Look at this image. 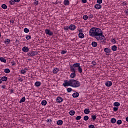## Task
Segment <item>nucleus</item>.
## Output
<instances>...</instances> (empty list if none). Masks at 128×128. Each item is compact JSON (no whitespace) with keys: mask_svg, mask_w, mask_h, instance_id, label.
Segmentation results:
<instances>
[{"mask_svg":"<svg viewBox=\"0 0 128 128\" xmlns=\"http://www.w3.org/2000/svg\"><path fill=\"white\" fill-rule=\"evenodd\" d=\"M126 122H128V117H126Z\"/></svg>","mask_w":128,"mask_h":128,"instance_id":"obj_60","label":"nucleus"},{"mask_svg":"<svg viewBox=\"0 0 128 128\" xmlns=\"http://www.w3.org/2000/svg\"><path fill=\"white\" fill-rule=\"evenodd\" d=\"M88 118H90V117H88V116H86L84 117V120H88Z\"/></svg>","mask_w":128,"mask_h":128,"instance_id":"obj_36","label":"nucleus"},{"mask_svg":"<svg viewBox=\"0 0 128 128\" xmlns=\"http://www.w3.org/2000/svg\"><path fill=\"white\" fill-rule=\"evenodd\" d=\"M126 14L128 16V9L125 11Z\"/></svg>","mask_w":128,"mask_h":128,"instance_id":"obj_58","label":"nucleus"},{"mask_svg":"<svg viewBox=\"0 0 128 128\" xmlns=\"http://www.w3.org/2000/svg\"><path fill=\"white\" fill-rule=\"evenodd\" d=\"M78 37L80 38H84V34L82 32H79Z\"/></svg>","mask_w":128,"mask_h":128,"instance_id":"obj_15","label":"nucleus"},{"mask_svg":"<svg viewBox=\"0 0 128 128\" xmlns=\"http://www.w3.org/2000/svg\"><path fill=\"white\" fill-rule=\"evenodd\" d=\"M18 80H19L20 82H22V80H22V78H18Z\"/></svg>","mask_w":128,"mask_h":128,"instance_id":"obj_56","label":"nucleus"},{"mask_svg":"<svg viewBox=\"0 0 128 128\" xmlns=\"http://www.w3.org/2000/svg\"><path fill=\"white\" fill-rule=\"evenodd\" d=\"M76 28V25L72 24L69 26V30H74Z\"/></svg>","mask_w":128,"mask_h":128,"instance_id":"obj_9","label":"nucleus"},{"mask_svg":"<svg viewBox=\"0 0 128 128\" xmlns=\"http://www.w3.org/2000/svg\"><path fill=\"white\" fill-rule=\"evenodd\" d=\"M2 36V34L0 32V38Z\"/></svg>","mask_w":128,"mask_h":128,"instance_id":"obj_62","label":"nucleus"},{"mask_svg":"<svg viewBox=\"0 0 128 128\" xmlns=\"http://www.w3.org/2000/svg\"><path fill=\"white\" fill-rule=\"evenodd\" d=\"M97 4H102V0H97Z\"/></svg>","mask_w":128,"mask_h":128,"instance_id":"obj_46","label":"nucleus"},{"mask_svg":"<svg viewBox=\"0 0 128 128\" xmlns=\"http://www.w3.org/2000/svg\"><path fill=\"white\" fill-rule=\"evenodd\" d=\"M111 50H113V52H116V50H118V47L114 45L112 46Z\"/></svg>","mask_w":128,"mask_h":128,"instance_id":"obj_13","label":"nucleus"},{"mask_svg":"<svg viewBox=\"0 0 128 128\" xmlns=\"http://www.w3.org/2000/svg\"><path fill=\"white\" fill-rule=\"evenodd\" d=\"M10 22H11V24H14V20H10Z\"/></svg>","mask_w":128,"mask_h":128,"instance_id":"obj_59","label":"nucleus"},{"mask_svg":"<svg viewBox=\"0 0 128 128\" xmlns=\"http://www.w3.org/2000/svg\"><path fill=\"white\" fill-rule=\"evenodd\" d=\"M24 32L28 34L30 32V30L28 28H24Z\"/></svg>","mask_w":128,"mask_h":128,"instance_id":"obj_42","label":"nucleus"},{"mask_svg":"<svg viewBox=\"0 0 128 128\" xmlns=\"http://www.w3.org/2000/svg\"><path fill=\"white\" fill-rule=\"evenodd\" d=\"M26 102V97L24 96L20 101V103L22 104V102Z\"/></svg>","mask_w":128,"mask_h":128,"instance_id":"obj_27","label":"nucleus"},{"mask_svg":"<svg viewBox=\"0 0 128 128\" xmlns=\"http://www.w3.org/2000/svg\"><path fill=\"white\" fill-rule=\"evenodd\" d=\"M106 86H112V82L110 81H107L106 82Z\"/></svg>","mask_w":128,"mask_h":128,"instance_id":"obj_11","label":"nucleus"},{"mask_svg":"<svg viewBox=\"0 0 128 128\" xmlns=\"http://www.w3.org/2000/svg\"><path fill=\"white\" fill-rule=\"evenodd\" d=\"M22 50L24 52H28L30 50V48H28V47L24 46L22 48Z\"/></svg>","mask_w":128,"mask_h":128,"instance_id":"obj_10","label":"nucleus"},{"mask_svg":"<svg viewBox=\"0 0 128 128\" xmlns=\"http://www.w3.org/2000/svg\"><path fill=\"white\" fill-rule=\"evenodd\" d=\"M94 18V15L92 14H90L88 16V18Z\"/></svg>","mask_w":128,"mask_h":128,"instance_id":"obj_47","label":"nucleus"},{"mask_svg":"<svg viewBox=\"0 0 128 128\" xmlns=\"http://www.w3.org/2000/svg\"><path fill=\"white\" fill-rule=\"evenodd\" d=\"M0 84H2V79H0Z\"/></svg>","mask_w":128,"mask_h":128,"instance_id":"obj_61","label":"nucleus"},{"mask_svg":"<svg viewBox=\"0 0 128 128\" xmlns=\"http://www.w3.org/2000/svg\"><path fill=\"white\" fill-rule=\"evenodd\" d=\"M66 90L68 92H72V88H68L66 89Z\"/></svg>","mask_w":128,"mask_h":128,"instance_id":"obj_38","label":"nucleus"},{"mask_svg":"<svg viewBox=\"0 0 128 128\" xmlns=\"http://www.w3.org/2000/svg\"><path fill=\"white\" fill-rule=\"evenodd\" d=\"M52 120H51V119H48L46 120L47 122H52Z\"/></svg>","mask_w":128,"mask_h":128,"instance_id":"obj_53","label":"nucleus"},{"mask_svg":"<svg viewBox=\"0 0 128 128\" xmlns=\"http://www.w3.org/2000/svg\"><path fill=\"white\" fill-rule=\"evenodd\" d=\"M82 0V2H83V4H86V0Z\"/></svg>","mask_w":128,"mask_h":128,"instance_id":"obj_54","label":"nucleus"},{"mask_svg":"<svg viewBox=\"0 0 128 128\" xmlns=\"http://www.w3.org/2000/svg\"><path fill=\"white\" fill-rule=\"evenodd\" d=\"M9 3L12 4V6L14 5V4H15L14 2V0H10V2H9Z\"/></svg>","mask_w":128,"mask_h":128,"instance_id":"obj_41","label":"nucleus"},{"mask_svg":"<svg viewBox=\"0 0 128 128\" xmlns=\"http://www.w3.org/2000/svg\"><path fill=\"white\" fill-rule=\"evenodd\" d=\"M92 46H93V48H96V46H98V42H92Z\"/></svg>","mask_w":128,"mask_h":128,"instance_id":"obj_19","label":"nucleus"},{"mask_svg":"<svg viewBox=\"0 0 128 128\" xmlns=\"http://www.w3.org/2000/svg\"><path fill=\"white\" fill-rule=\"evenodd\" d=\"M94 8L96 10H100V8H102V5H100V4H96L94 6Z\"/></svg>","mask_w":128,"mask_h":128,"instance_id":"obj_12","label":"nucleus"},{"mask_svg":"<svg viewBox=\"0 0 128 128\" xmlns=\"http://www.w3.org/2000/svg\"><path fill=\"white\" fill-rule=\"evenodd\" d=\"M88 18V15H84L83 16V20H87Z\"/></svg>","mask_w":128,"mask_h":128,"instance_id":"obj_35","label":"nucleus"},{"mask_svg":"<svg viewBox=\"0 0 128 128\" xmlns=\"http://www.w3.org/2000/svg\"><path fill=\"white\" fill-rule=\"evenodd\" d=\"M66 52H68V51L62 50L60 54H66Z\"/></svg>","mask_w":128,"mask_h":128,"instance_id":"obj_43","label":"nucleus"},{"mask_svg":"<svg viewBox=\"0 0 128 128\" xmlns=\"http://www.w3.org/2000/svg\"><path fill=\"white\" fill-rule=\"evenodd\" d=\"M56 124L58 126H62L64 124V121L62 120H58L57 121Z\"/></svg>","mask_w":128,"mask_h":128,"instance_id":"obj_18","label":"nucleus"},{"mask_svg":"<svg viewBox=\"0 0 128 128\" xmlns=\"http://www.w3.org/2000/svg\"><path fill=\"white\" fill-rule=\"evenodd\" d=\"M41 85H42V82H40L38 81L35 82L36 86H40Z\"/></svg>","mask_w":128,"mask_h":128,"instance_id":"obj_22","label":"nucleus"},{"mask_svg":"<svg viewBox=\"0 0 128 128\" xmlns=\"http://www.w3.org/2000/svg\"><path fill=\"white\" fill-rule=\"evenodd\" d=\"M0 60L2 62H4V64H6V60L2 57L0 58Z\"/></svg>","mask_w":128,"mask_h":128,"instance_id":"obj_20","label":"nucleus"},{"mask_svg":"<svg viewBox=\"0 0 128 128\" xmlns=\"http://www.w3.org/2000/svg\"><path fill=\"white\" fill-rule=\"evenodd\" d=\"M46 104H48V102L46 100H43L41 102V104L42 106H46Z\"/></svg>","mask_w":128,"mask_h":128,"instance_id":"obj_26","label":"nucleus"},{"mask_svg":"<svg viewBox=\"0 0 128 128\" xmlns=\"http://www.w3.org/2000/svg\"><path fill=\"white\" fill-rule=\"evenodd\" d=\"M122 122L120 120H117V122H116L117 124H122Z\"/></svg>","mask_w":128,"mask_h":128,"instance_id":"obj_40","label":"nucleus"},{"mask_svg":"<svg viewBox=\"0 0 128 128\" xmlns=\"http://www.w3.org/2000/svg\"><path fill=\"white\" fill-rule=\"evenodd\" d=\"M70 70L72 73L70 74V78H74L76 76V68H78V72L80 74H82V68L80 66V63H74L72 64V66L70 65Z\"/></svg>","mask_w":128,"mask_h":128,"instance_id":"obj_1","label":"nucleus"},{"mask_svg":"<svg viewBox=\"0 0 128 128\" xmlns=\"http://www.w3.org/2000/svg\"><path fill=\"white\" fill-rule=\"evenodd\" d=\"M45 34H48V36H52V34H54V32H52L50 31V30L48 29L45 30Z\"/></svg>","mask_w":128,"mask_h":128,"instance_id":"obj_7","label":"nucleus"},{"mask_svg":"<svg viewBox=\"0 0 128 128\" xmlns=\"http://www.w3.org/2000/svg\"><path fill=\"white\" fill-rule=\"evenodd\" d=\"M4 44H10V40L8 38L5 39V40L4 41Z\"/></svg>","mask_w":128,"mask_h":128,"instance_id":"obj_14","label":"nucleus"},{"mask_svg":"<svg viewBox=\"0 0 128 128\" xmlns=\"http://www.w3.org/2000/svg\"><path fill=\"white\" fill-rule=\"evenodd\" d=\"M27 54L28 56H30V58H32V56H36V54H38V52L34 51H30L27 53Z\"/></svg>","mask_w":128,"mask_h":128,"instance_id":"obj_5","label":"nucleus"},{"mask_svg":"<svg viewBox=\"0 0 128 128\" xmlns=\"http://www.w3.org/2000/svg\"><path fill=\"white\" fill-rule=\"evenodd\" d=\"M6 85L2 86V88H3L4 90H6Z\"/></svg>","mask_w":128,"mask_h":128,"instance_id":"obj_51","label":"nucleus"},{"mask_svg":"<svg viewBox=\"0 0 128 128\" xmlns=\"http://www.w3.org/2000/svg\"><path fill=\"white\" fill-rule=\"evenodd\" d=\"M96 40L98 42L100 40V42L101 44H106V38L104 35V32L102 33V34L100 36H98Z\"/></svg>","mask_w":128,"mask_h":128,"instance_id":"obj_4","label":"nucleus"},{"mask_svg":"<svg viewBox=\"0 0 128 128\" xmlns=\"http://www.w3.org/2000/svg\"><path fill=\"white\" fill-rule=\"evenodd\" d=\"M11 92H14V90H12Z\"/></svg>","mask_w":128,"mask_h":128,"instance_id":"obj_63","label":"nucleus"},{"mask_svg":"<svg viewBox=\"0 0 128 128\" xmlns=\"http://www.w3.org/2000/svg\"><path fill=\"white\" fill-rule=\"evenodd\" d=\"M56 4H58V3L56 2Z\"/></svg>","mask_w":128,"mask_h":128,"instance_id":"obj_64","label":"nucleus"},{"mask_svg":"<svg viewBox=\"0 0 128 128\" xmlns=\"http://www.w3.org/2000/svg\"><path fill=\"white\" fill-rule=\"evenodd\" d=\"M113 110H114V112H116V110H118V108H116V107H114L113 108Z\"/></svg>","mask_w":128,"mask_h":128,"instance_id":"obj_49","label":"nucleus"},{"mask_svg":"<svg viewBox=\"0 0 128 128\" xmlns=\"http://www.w3.org/2000/svg\"><path fill=\"white\" fill-rule=\"evenodd\" d=\"M82 118V116H78L76 117V120H80Z\"/></svg>","mask_w":128,"mask_h":128,"instance_id":"obj_44","label":"nucleus"},{"mask_svg":"<svg viewBox=\"0 0 128 128\" xmlns=\"http://www.w3.org/2000/svg\"><path fill=\"white\" fill-rule=\"evenodd\" d=\"M88 128H94V126L93 125V124H90L89 126H88Z\"/></svg>","mask_w":128,"mask_h":128,"instance_id":"obj_50","label":"nucleus"},{"mask_svg":"<svg viewBox=\"0 0 128 128\" xmlns=\"http://www.w3.org/2000/svg\"><path fill=\"white\" fill-rule=\"evenodd\" d=\"M114 106H120V104L118 102H115L114 104Z\"/></svg>","mask_w":128,"mask_h":128,"instance_id":"obj_32","label":"nucleus"},{"mask_svg":"<svg viewBox=\"0 0 128 128\" xmlns=\"http://www.w3.org/2000/svg\"><path fill=\"white\" fill-rule=\"evenodd\" d=\"M103 33L102 30L100 28H96V27L92 28L89 30V36H92V38H95L96 40L98 38L102 36Z\"/></svg>","mask_w":128,"mask_h":128,"instance_id":"obj_3","label":"nucleus"},{"mask_svg":"<svg viewBox=\"0 0 128 128\" xmlns=\"http://www.w3.org/2000/svg\"><path fill=\"white\" fill-rule=\"evenodd\" d=\"M20 0H14V2H20Z\"/></svg>","mask_w":128,"mask_h":128,"instance_id":"obj_57","label":"nucleus"},{"mask_svg":"<svg viewBox=\"0 0 128 128\" xmlns=\"http://www.w3.org/2000/svg\"><path fill=\"white\" fill-rule=\"evenodd\" d=\"M63 86H72V88H80V82L78 80L74 79L64 80L62 84Z\"/></svg>","mask_w":128,"mask_h":128,"instance_id":"obj_2","label":"nucleus"},{"mask_svg":"<svg viewBox=\"0 0 128 128\" xmlns=\"http://www.w3.org/2000/svg\"><path fill=\"white\" fill-rule=\"evenodd\" d=\"M26 70H28V69L25 68L24 69L20 71V72H21V74H26Z\"/></svg>","mask_w":128,"mask_h":128,"instance_id":"obj_21","label":"nucleus"},{"mask_svg":"<svg viewBox=\"0 0 128 128\" xmlns=\"http://www.w3.org/2000/svg\"><path fill=\"white\" fill-rule=\"evenodd\" d=\"M26 38L27 40H32V36L27 35L26 37Z\"/></svg>","mask_w":128,"mask_h":128,"instance_id":"obj_34","label":"nucleus"},{"mask_svg":"<svg viewBox=\"0 0 128 128\" xmlns=\"http://www.w3.org/2000/svg\"><path fill=\"white\" fill-rule=\"evenodd\" d=\"M122 6H126V2H123L122 3Z\"/></svg>","mask_w":128,"mask_h":128,"instance_id":"obj_55","label":"nucleus"},{"mask_svg":"<svg viewBox=\"0 0 128 128\" xmlns=\"http://www.w3.org/2000/svg\"><path fill=\"white\" fill-rule=\"evenodd\" d=\"M64 6H69L70 5V1L68 0H64Z\"/></svg>","mask_w":128,"mask_h":128,"instance_id":"obj_24","label":"nucleus"},{"mask_svg":"<svg viewBox=\"0 0 128 128\" xmlns=\"http://www.w3.org/2000/svg\"><path fill=\"white\" fill-rule=\"evenodd\" d=\"M78 30L79 32H82V28H78Z\"/></svg>","mask_w":128,"mask_h":128,"instance_id":"obj_52","label":"nucleus"},{"mask_svg":"<svg viewBox=\"0 0 128 128\" xmlns=\"http://www.w3.org/2000/svg\"><path fill=\"white\" fill-rule=\"evenodd\" d=\"M92 120H96V115L92 116Z\"/></svg>","mask_w":128,"mask_h":128,"instance_id":"obj_39","label":"nucleus"},{"mask_svg":"<svg viewBox=\"0 0 128 128\" xmlns=\"http://www.w3.org/2000/svg\"><path fill=\"white\" fill-rule=\"evenodd\" d=\"M2 82H6L8 80V77L4 76L1 78Z\"/></svg>","mask_w":128,"mask_h":128,"instance_id":"obj_25","label":"nucleus"},{"mask_svg":"<svg viewBox=\"0 0 128 128\" xmlns=\"http://www.w3.org/2000/svg\"><path fill=\"white\" fill-rule=\"evenodd\" d=\"M104 52H106V56H110V53L112 52V50L108 48H104Z\"/></svg>","mask_w":128,"mask_h":128,"instance_id":"obj_6","label":"nucleus"},{"mask_svg":"<svg viewBox=\"0 0 128 128\" xmlns=\"http://www.w3.org/2000/svg\"><path fill=\"white\" fill-rule=\"evenodd\" d=\"M111 42L112 44H116V38H114L112 39Z\"/></svg>","mask_w":128,"mask_h":128,"instance_id":"obj_37","label":"nucleus"},{"mask_svg":"<svg viewBox=\"0 0 128 128\" xmlns=\"http://www.w3.org/2000/svg\"><path fill=\"white\" fill-rule=\"evenodd\" d=\"M69 114H70V116H74V114H76V112H74V110H71L69 112Z\"/></svg>","mask_w":128,"mask_h":128,"instance_id":"obj_30","label":"nucleus"},{"mask_svg":"<svg viewBox=\"0 0 128 128\" xmlns=\"http://www.w3.org/2000/svg\"><path fill=\"white\" fill-rule=\"evenodd\" d=\"M34 4L38 6V1L36 0H34Z\"/></svg>","mask_w":128,"mask_h":128,"instance_id":"obj_48","label":"nucleus"},{"mask_svg":"<svg viewBox=\"0 0 128 128\" xmlns=\"http://www.w3.org/2000/svg\"><path fill=\"white\" fill-rule=\"evenodd\" d=\"M70 30V26H66L64 28V30Z\"/></svg>","mask_w":128,"mask_h":128,"instance_id":"obj_45","label":"nucleus"},{"mask_svg":"<svg viewBox=\"0 0 128 128\" xmlns=\"http://www.w3.org/2000/svg\"><path fill=\"white\" fill-rule=\"evenodd\" d=\"M58 68H54L53 70H52V72H53V74H56L58 72Z\"/></svg>","mask_w":128,"mask_h":128,"instance_id":"obj_17","label":"nucleus"},{"mask_svg":"<svg viewBox=\"0 0 128 128\" xmlns=\"http://www.w3.org/2000/svg\"><path fill=\"white\" fill-rule=\"evenodd\" d=\"M72 96L73 98H78V96H80V94H78V92H74Z\"/></svg>","mask_w":128,"mask_h":128,"instance_id":"obj_16","label":"nucleus"},{"mask_svg":"<svg viewBox=\"0 0 128 128\" xmlns=\"http://www.w3.org/2000/svg\"><path fill=\"white\" fill-rule=\"evenodd\" d=\"M90 111L89 108H86L84 110V113L86 114H90Z\"/></svg>","mask_w":128,"mask_h":128,"instance_id":"obj_23","label":"nucleus"},{"mask_svg":"<svg viewBox=\"0 0 128 128\" xmlns=\"http://www.w3.org/2000/svg\"><path fill=\"white\" fill-rule=\"evenodd\" d=\"M4 72L6 74H10V69H8V68H6L4 70Z\"/></svg>","mask_w":128,"mask_h":128,"instance_id":"obj_29","label":"nucleus"},{"mask_svg":"<svg viewBox=\"0 0 128 128\" xmlns=\"http://www.w3.org/2000/svg\"><path fill=\"white\" fill-rule=\"evenodd\" d=\"M92 68H94V66H96V61H92Z\"/></svg>","mask_w":128,"mask_h":128,"instance_id":"obj_31","label":"nucleus"},{"mask_svg":"<svg viewBox=\"0 0 128 128\" xmlns=\"http://www.w3.org/2000/svg\"><path fill=\"white\" fill-rule=\"evenodd\" d=\"M2 8H4V10H6L8 8V6H6V4H2Z\"/></svg>","mask_w":128,"mask_h":128,"instance_id":"obj_33","label":"nucleus"},{"mask_svg":"<svg viewBox=\"0 0 128 128\" xmlns=\"http://www.w3.org/2000/svg\"><path fill=\"white\" fill-rule=\"evenodd\" d=\"M110 122L112 124H116V119L115 118H111Z\"/></svg>","mask_w":128,"mask_h":128,"instance_id":"obj_28","label":"nucleus"},{"mask_svg":"<svg viewBox=\"0 0 128 128\" xmlns=\"http://www.w3.org/2000/svg\"><path fill=\"white\" fill-rule=\"evenodd\" d=\"M56 101L57 102H58V104H60V102H64V99L60 96H58L56 98Z\"/></svg>","mask_w":128,"mask_h":128,"instance_id":"obj_8","label":"nucleus"}]
</instances>
